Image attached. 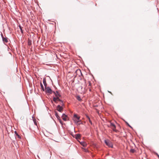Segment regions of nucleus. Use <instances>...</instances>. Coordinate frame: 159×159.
<instances>
[{"label": "nucleus", "mask_w": 159, "mask_h": 159, "mask_svg": "<svg viewBox=\"0 0 159 159\" xmlns=\"http://www.w3.org/2000/svg\"><path fill=\"white\" fill-rule=\"evenodd\" d=\"M57 110L59 112H62L63 111V108L60 105H58L57 107Z\"/></svg>", "instance_id": "obj_4"}, {"label": "nucleus", "mask_w": 159, "mask_h": 159, "mask_svg": "<svg viewBox=\"0 0 159 159\" xmlns=\"http://www.w3.org/2000/svg\"><path fill=\"white\" fill-rule=\"evenodd\" d=\"M43 83L45 86V88L47 87V84L46 83V79L45 78H44L43 79Z\"/></svg>", "instance_id": "obj_7"}, {"label": "nucleus", "mask_w": 159, "mask_h": 159, "mask_svg": "<svg viewBox=\"0 0 159 159\" xmlns=\"http://www.w3.org/2000/svg\"><path fill=\"white\" fill-rule=\"evenodd\" d=\"M40 86H41V87L42 90L43 91H45V88L44 89V88L43 87V85L42 84V83L41 82H40Z\"/></svg>", "instance_id": "obj_11"}, {"label": "nucleus", "mask_w": 159, "mask_h": 159, "mask_svg": "<svg viewBox=\"0 0 159 159\" xmlns=\"http://www.w3.org/2000/svg\"><path fill=\"white\" fill-rule=\"evenodd\" d=\"M80 87H81V89H82V88H83V87H82V86H80Z\"/></svg>", "instance_id": "obj_30"}, {"label": "nucleus", "mask_w": 159, "mask_h": 159, "mask_svg": "<svg viewBox=\"0 0 159 159\" xmlns=\"http://www.w3.org/2000/svg\"><path fill=\"white\" fill-rule=\"evenodd\" d=\"M104 142L106 143V145L109 147L110 148L113 147V146L111 142L109 140H104Z\"/></svg>", "instance_id": "obj_3"}, {"label": "nucleus", "mask_w": 159, "mask_h": 159, "mask_svg": "<svg viewBox=\"0 0 159 159\" xmlns=\"http://www.w3.org/2000/svg\"><path fill=\"white\" fill-rule=\"evenodd\" d=\"M52 93H54V94L55 95V94H56V91L55 92L52 91Z\"/></svg>", "instance_id": "obj_28"}, {"label": "nucleus", "mask_w": 159, "mask_h": 159, "mask_svg": "<svg viewBox=\"0 0 159 159\" xmlns=\"http://www.w3.org/2000/svg\"><path fill=\"white\" fill-rule=\"evenodd\" d=\"M53 101L56 103H57V101L62 102V100L59 98L58 97H54L53 99Z\"/></svg>", "instance_id": "obj_5"}, {"label": "nucleus", "mask_w": 159, "mask_h": 159, "mask_svg": "<svg viewBox=\"0 0 159 159\" xmlns=\"http://www.w3.org/2000/svg\"><path fill=\"white\" fill-rule=\"evenodd\" d=\"M19 27L20 29L21 33L23 34V30H22V27L20 25H19Z\"/></svg>", "instance_id": "obj_16"}, {"label": "nucleus", "mask_w": 159, "mask_h": 159, "mask_svg": "<svg viewBox=\"0 0 159 159\" xmlns=\"http://www.w3.org/2000/svg\"><path fill=\"white\" fill-rule=\"evenodd\" d=\"M135 151V150L134 149H131L130 150V152L131 153H134Z\"/></svg>", "instance_id": "obj_17"}, {"label": "nucleus", "mask_w": 159, "mask_h": 159, "mask_svg": "<svg viewBox=\"0 0 159 159\" xmlns=\"http://www.w3.org/2000/svg\"><path fill=\"white\" fill-rule=\"evenodd\" d=\"M45 91L46 93L51 94L52 93V90L49 87H47L45 88Z\"/></svg>", "instance_id": "obj_2"}, {"label": "nucleus", "mask_w": 159, "mask_h": 159, "mask_svg": "<svg viewBox=\"0 0 159 159\" xmlns=\"http://www.w3.org/2000/svg\"><path fill=\"white\" fill-rule=\"evenodd\" d=\"M108 127H110L112 129L113 131L116 132H117L118 130L116 129V126L113 123L110 122V125H108Z\"/></svg>", "instance_id": "obj_1"}, {"label": "nucleus", "mask_w": 159, "mask_h": 159, "mask_svg": "<svg viewBox=\"0 0 159 159\" xmlns=\"http://www.w3.org/2000/svg\"><path fill=\"white\" fill-rule=\"evenodd\" d=\"M156 155L159 158V155L157 153H156Z\"/></svg>", "instance_id": "obj_29"}, {"label": "nucleus", "mask_w": 159, "mask_h": 159, "mask_svg": "<svg viewBox=\"0 0 159 159\" xmlns=\"http://www.w3.org/2000/svg\"><path fill=\"white\" fill-rule=\"evenodd\" d=\"M81 135L79 134H77L75 135V138L76 139H80L81 137Z\"/></svg>", "instance_id": "obj_8"}, {"label": "nucleus", "mask_w": 159, "mask_h": 159, "mask_svg": "<svg viewBox=\"0 0 159 159\" xmlns=\"http://www.w3.org/2000/svg\"><path fill=\"white\" fill-rule=\"evenodd\" d=\"M125 123H126V124L127 125H128L129 127H130L131 128H132V127L129 124V123L127 122H126Z\"/></svg>", "instance_id": "obj_20"}, {"label": "nucleus", "mask_w": 159, "mask_h": 159, "mask_svg": "<svg viewBox=\"0 0 159 159\" xmlns=\"http://www.w3.org/2000/svg\"><path fill=\"white\" fill-rule=\"evenodd\" d=\"M59 122H60V123L62 125L63 124V122L61 120V119L60 118H59V119H58Z\"/></svg>", "instance_id": "obj_19"}, {"label": "nucleus", "mask_w": 159, "mask_h": 159, "mask_svg": "<svg viewBox=\"0 0 159 159\" xmlns=\"http://www.w3.org/2000/svg\"><path fill=\"white\" fill-rule=\"evenodd\" d=\"M77 116L76 114H75L74 116V118H76V117H77Z\"/></svg>", "instance_id": "obj_26"}, {"label": "nucleus", "mask_w": 159, "mask_h": 159, "mask_svg": "<svg viewBox=\"0 0 159 159\" xmlns=\"http://www.w3.org/2000/svg\"><path fill=\"white\" fill-rule=\"evenodd\" d=\"M76 73L77 74H79V76H80V74L81 75H82V74L81 73V71L80 70V69H78V70H76Z\"/></svg>", "instance_id": "obj_10"}, {"label": "nucleus", "mask_w": 159, "mask_h": 159, "mask_svg": "<svg viewBox=\"0 0 159 159\" xmlns=\"http://www.w3.org/2000/svg\"><path fill=\"white\" fill-rule=\"evenodd\" d=\"M86 117L87 118V119H88V120H89V123L91 124V125H92V122L91 120L89 117L88 116H86Z\"/></svg>", "instance_id": "obj_15"}, {"label": "nucleus", "mask_w": 159, "mask_h": 159, "mask_svg": "<svg viewBox=\"0 0 159 159\" xmlns=\"http://www.w3.org/2000/svg\"><path fill=\"white\" fill-rule=\"evenodd\" d=\"M61 102V106H64V104L63 103V101H62V102Z\"/></svg>", "instance_id": "obj_24"}, {"label": "nucleus", "mask_w": 159, "mask_h": 159, "mask_svg": "<svg viewBox=\"0 0 159 159\" xmlns=\"http://www.w3.org/2000/svg\"><path fill=\"white\" fill-rule=\"evenodd\" d=\"M2 41L4 43H8V38L7 37H3L2 39Z\"/></svg>", "instance_id": "obj_9"}, {"label": "nucleus", "mask_w": 159, "mask_h": 159, "mask_svg": "<svg viewBox=\"0 0 159 159\" xmlns=\"http://www.w3.org/2000/svg\"><path fill=\"white\" fill-rule=\"evenodd\" d=\"M62 119L64 121H66V117H67V116L65 114H63L62 115Z\"/></svg>", "instance_id": "obj_6"}, {"label": "nucleus", "mask_w": 159, "mask_h": 159, "mask_svg": "<svg viewBox=\"0 0 159 159\" xmlns=\"http://www.w3.org/2000/svg\"><path fill=\"white\" fill-rule=\"evenodd\" d=\"M1 36L2 37V38L4 37H3V34H2V32H1Z\"/></svg>", "instance_id": "obj_27"}, {"label": "nucleus", "mask_w": 159, "mask_h": 159, "mask_svg": "<svg viewBox=\"0 0 159 159\" xmlns=\"http://www.w3.org/2000/svg\"><path fill=\"white\" fill-rule=\"evenodd\" d=\"M80 143L81 144V145L84 146L85 143L84 142H81V143Z\"/></svg>", "instance_id": "obj_22"}, {"label": "nucleus", "mask_w": 159, "mask_h": 159, "mask_svg": "<svg viewBox=\"0 0 159 159\" xmlns=\"http://www.w3.org/2000/svg\"><path fill=\"white\" fill-rule=\"evenodd\" d=\"M55 115L57 119H58L60 118V117L58 116V113L56 111L55 112Z\"/></svg>", "instance_id": "obj_14"}, {"label": "nucleus", "mask_w": 159, "mask_h": 159, "mask_svg": "<svg viewBox=\"0 0 159 159\" xmlns=\"http://www.w3.org/2000/svg\"><path fill=\"white\" fill-rule=\"evenodd\" d=\"M91 91V89H89V91Z\"/></svg>", "instance_id": "obj_31"}, {"label": "nucleus", "mask_w": 159, "mask_h": 159, "mask_svg": "<svg viewBox=\"0 0 159 159\" xmlns=\"http://www.w3.org/2000/svg\"><path fill=\"white\" fill-rule=\"evenodd\" d=\"M28 44L29 45H30L32 44L31 41H29Z\"/></svg>", "instance_id": "obj_25"}, {"label": "nucleus", "mask_w": 159, "mask_h": 159, "mask_svg": "<svg viewBox=\"0 0 159 159\" xmlns=\"http://www.w3.org/2000/svg\"><path fill=\"white\" fill-rule=\"evenodd\" d=\"M34 124L37 126V123L36 122V120L34 119L33 120Z\"/></svg>", "instance_id": "obj_21"}, {"label": "nucleus", "mask_w": 159, "mask_h": 159, "mask_svg": "<svg viewBox=\"0 0 159 159\" xmlns=\"http://www.w3.org/2000/svg\"><path fill=\"white\" fill-rule=\"evenodd\" d=\"M80 120V117L77 116V117H76V119H74V120L75 121V122H79Z\"/></svg>", "instance_id": "obj_13"}, {"label": "nucleus", "mask_w": 159, "mask_h": 159, "mask_svg": "<svg viewBox=\"0 0 159 159\" xmlns=\"http://www.w3.org/2000/svg\"><path fill=\"white\" fill-rule=\"evenodd\" d=\"M15 134H16V135L17 136H18V137H19L20 136L18 134V133H17V132L16 131H15Z\"/></svg>", "instance_id": "obj_23"}, {"label": "nucleus", "mask_w": 159, "mask_h": 159, "mask_svg": "<svg viewBox=\"0 0 159 159\" xmlns=\"http://www.w3.org/2000/svg\"><path fill=\"white\" fill-rule=\"evenodd\" d=\"M56 94H55L56 97H60L61 96V95L57 91H56Z\"/></svg>", "instance_id": "obj_12"}, {"label": "nucleus", "mask_w": 159, "mask_h": 159, "mask_svg": "<svg viewBox=\"0 0 159 159\" xmlns=\"http://www.w3.org/2000/svg\"><path fill=\"white\" fill-rule=\"evenodd\" d=\"M76 98L78 101H80L81 100V99L79 96H77Z\"/></svg>", "instance_id": "obj_18"}]
</instances>
